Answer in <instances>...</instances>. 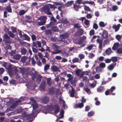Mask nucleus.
<instances>
[{
  "mask_svg": "<svg viewBox=\"0 0 122 122\" xmlns=\"http://www.w3.org/2000/svg\"><path fill=\"white\" fill-rule=\"evenodd\" d=\"M32 106L33 110L35 111L36 109L38 107V105L37 104H34L32 105Z\"/></svg>",
  "mask_w": 122,
  "mask_h": 122,
  "instance_id": "obj_46",
  "label": "nucleus"
},
{
  "mask_svg": "<svg viewBox=\"0 0 122 122\" xmlns=\"http://www.w3.org/2000/svg\"><path fill=\"white\" fill-rule=\"evenodd\" d=\"M79 61V58L77 57L74 58L72 60V61L73 63L78 62Z\"/></svg>",
  "mask_w": 122,
  "mask_h": 122,
  "instance_id": "obj_43",
  "label": "nucleus"
},
{
  "mask_svg": "<svg viewBox=\"0 0 122 122\" xmlns=\"http://www.w3.org/2000/svg\"><path fill=\"white\" fill-rule=\"evenodd\" d=\"M69 35L68 33H66L63 34L61 35L60 37L61 38L65 39L68 37Z\"/></svg>",
  "mask_w": 122,
  "mask_h": 122,
  "instance_id": "obj_19",
  "label": "nucleus"
},
{
  "mask_svg": "<svg viewBox=\"0 0 122 122\" xmlns=\"http://www.w3.org/2000/svg\"><path fill=\"white\" fill-rule=\"evenodd\" d=\"M102 36L103 38H106L108 37L107 32V31L105 30L103 31Z\"/></svg>",
  "mask_w": 122,
  "mask_h": 122,
  "instance_id": "obj_13",
  "label": "nucleus"
},
{
  "mask_svg": "<svg viewBox=\"0 0 122 122\" xmlns=\"http://www.w3.org/2000/svg\"><path fill=\"white\" fill-rule=\"evenodd\" d=\"M21 101V100H18L15 101H14L12 100H10V104L11 105L10 106V108L11 109L15 108L18 105V103Z\"/></svg>",
  "mask_w": 122,
  "mask_h": 122,
  "instance_id": "obj_2",
  "label": "nucleus"
},
{
  "mask_svg": "<svg viewBox=\"0 0 122 122\" xmlns=\"http://www.w3.org/2000/svg\"><path fill=\"white\" fill-rule=\"evenodd\" d=\"M60 101L63 102V107L64 108H67V107L66 105L65 104V102L64 100H59Z\"/></svg>",
  "mask_w": 122,
  "mask_h": 122,
  "instance_id": "obj_33",
  "label": "nucleus"
},
{
  "mask_svg": "<svg viewBox=\"0 0 122 122\" xmlns=\"http://www.w3.org/2000/svg\"><path fill=\"white\" fill-rule=\"evenodd\" d=\"M42 11L45 13L49 15L51 14V13L50 11V10L48 6H45L42 8Z\"/></svg>",
  "mask_w": 122,
  "mask_h": 122,
  "instance_id": "obj_4",
  "label": "nucleus"
},
{
  "mask_svg": "<svg viewBox=\"0 0 122 122\" xmlns=\"http://www.w3.org/2000/svg\"><path fill=\"white\" fill-rule=\"evenodd\" d=\"M116 39L118 41L120 40L121 38V36L118 35L116 36Z\"/></svg>",
  "mask_w": 122,
  "mask_h": 122,
  "instance_id": "obj_64",
  "label": "nucleus"
},
{
  "mask_svg": "<svg viewBox=\"0 0 122 122\" xmlns=\"http://www.w3.org/2000/svg\"><path fill=\"white\" fill-rule=\"evenodd\" d=\"M73 1H68L65 4V5L67 7L71 6L73 4Z\"/></svg>",
  "mask_w": 122,
  "mask_h": 122,
  "instance_id": "obj_24",
  "label": "nucleus"
},
{
  "mask_svg": "<svg viewBox=\"0 0 122 122\" xmlns=\"http://www.w3.org/2000/svg\"><path fill=\"white\" fill-rule=\"evenodd\" d=\"M22 114H24V117H29L31 118H33L34 116V113H31L30 114H27L26 112H24Z\"/></svg>",
  "mask_w": 122,
  "mask_h": 122,
  "instance_id": "obj_9",
  "label": "nucleus"
},
{
  "mask_svg": "<svg viewBox=\"0 0 122 122\" xmlns=\"http://www.w3.org/2000/svg\"><path fill=\"white\" fill-rule=\"evenodd\" d=\"M106 23H104L103 21H100L99 23V26L101 27H104L106 25Z\"/></svg>",
  "mask_w": 122,
  "mask_h": 122,
  "instance_id": "obj_25",
  "label": "nucleus"
},
{
  "mask_svg": "<svg viewBox=\"0 0 122 122\" xmlns=\"http://www.w3.org/2000/svg\"><path fill=\"white\" fill-rule=\"evenodd\" d=\"M95 114V112L93 111L89 112L87 114V115L89 117H92Z\"/></svg>",
  "mask_w": 122,
  "mask_h": 122,
  "instance_id": "obj_31",
  "label": "nucleus"
},
{
  "mask_svg": "<svg viewBox=\"0 0 122 122\" xmlns=\"http://www.w3.org/2000/svg\"><path fill=\"white\" fill-rule=\"evenodd\" d=\"M45 23V21H40L38 22L37 23L38 25H44Z\"/></svg>",
  "mask_w": 122,
  "mask_h": 122,
  "instance_id": "obj_47",
  "label": "nucleus"
},
{
  "mask_svg": "<svg viewBox=\"0 0 122 122\" xmlns=\"http://www.w3.org/2000/svg\"><path fill=\"white\" fill-rule=\"evenodd\" d=\"M111 59V61H112L113 62H116L117 60V58L116 57H112Z\"/></svg>",
  "mask_w": 122,
  "mask_h": 122,
  "instance_id": "obj_45",
  "label": "nucleus"
},
{
  "mask_svg": "<svg viewBox=\"0 0 122 122\" xmlns=\"http://www.w3.org/2000/svg\"><path fill=\"white\" fill-rule=\"evenodd\" d=\"M104 91L103 87L101 86H99L97 89V92H102Z\"/></svg>",
  "mask_w": 122,
  "mask_h": 122,
  "instance_id": "obj_30",
  "label": "nucleus"
},
{
  "mask_svg": "<svg viewBox=\"0 0 122 122\" xmlns=\"http://www.w3.org/2000/svg\"><path fill=\"white\" fill-rule=\"evenodd\" d=\"M45 32L46 34L48 35H50L51 33V30H46Z\"/></svg>",
  "mask_w": 122,
  "mask_h": 122,
  "instance_id": "obj_51",
  "label": "nucleus"
},
{
  "mask_svg": "<svg viewBox=\"0 0 122 122\" xmlns=\"http://www.w3.org/2000/svg\"><path fill=\"white\" fill-rule=\"evenodd\" d=\"M120 26V24H118L117 25H113L112 27L113 28L115 29V31L116 32L119 30Z\"/></svg>",
  "mask_w": 122,
  "mask_h": 122,
  "instance_id": "obj_14",
  "label": "nucleus"
},
{
  "mask_svg": "<svg viewBox=\"0 0 122 122\" xmlns=\"http://www.w3.org/2000/svg\"><path fill=\"white\" fill-rule=\"evenodd\" d=\"M67 76L69 78L68 79L69 80L73 78L72 75L70 74H68L67 75Z\"/></svg>",
  "mask_w": 122,
  "mask_h": 122,
  "instance_id": "obj_53",
  "label": "nucleus"
},
{
  "mask_svg": "<svg viewBox=\"0 0 122 122\" xmlns=\"http://www.w3.org/2000/svg\"><path fill=\"white\" fill-rule=\"evenodd\" d=\"M95 55L92 53L89 54L88 57L90 58H92Z\"/></svg>",
  "mask_w": 122,
  "mask_h": 122,
  "instance_id": "obj_59",
  "label": "nucleus"
},
{
  "mask_svg": "<svg viewBox=\"0 0 122 122\" xmlns=\"http://www.w3.org/2000/svg\"><path fill=\"white\" fill-rule=\"evenodd\" d=\"M11 55L13 56L14 58L16 60H19L21 58V56L19 54H15L13 53V52H12Z\"/></svg>",
  "mask_w": 122,
  "mask_h": 122,
  "instance_id": "obj_7",
  "label": "nucleus"
},
{
  "mask_svg": "<svg viewBox=\"0 0 122 122\" xmlns=\"http://www.w3.org/2000/svg\"><path fill=\"white\" fill-rule=\"evenodd\" d=\"M6 10L8 12H11L12 10L10 8V5L7 6L6 8Z\"/></svg>",
  "mask_w": 122,
  "mask_h": 122,
  "instance_id": "obj_44",
  "label": "nucleus"
},
{
  "mask_svg": "<svg viewBox=\"0 0 122 122\" xmlns=\"http://www.w3.org/2000/svg\"><path fill=\"white\" fill-rule=\"evenodd\" d=\"M76 4H80L81 3L84 4H85V1H84L82 0H77L75 2Z\"/></svg>",
  "mask_w": 122,
  "mask_h": 122,
  "instance_id": "obj_26",
  "label": "nucleus"
},
{
  "mask_svg": "<svg viewBox=\"0 0 122 122\" xmlns=\"http://www.w3.org/2000/svg\"><path fill=\"white\" fill-rule=\"evenodd\" d=\"M51 30L54 32H56L57 31L58 29V28L56 26H54L51 28Z\"/></svg>",
  "mask_w": 122,
  "mask_h": 122,
  "instance_id": "obj_38",
  "label": "nucleus"
},
{
  "mask_svg": "<svg viewBox=\"0 0 122 122\" xmlns=\"http://www.w3.org/2000/svg\"><path fill=\"white\" fill-rule=\"evenodd\" d=\"M8 34L11 37L13 38L14 36V35L11 32L9 31Z\"/></svg>",
  "mask_w": 122,
  "mask_h": 122,
  "instance_id": "obj_63",
  "label": "nucleus"
},
{
  "mask_svg": "<svg viewBox=\"0 0 122 122\" xmlns=\"http://www.w3.org/2000/svg\"><path fill=\"white\" fill-rule=\"evenodd\" d=\"M55 90L54 88H52L49 90V93L50 94H53L54 93Z\"/></svg>",
  "mask_w": 122,
  "mask_h": 122,
  "instance_id": "obj_37",
  "label": "nucleus"
},
{
  "mask_svg": "<svg viewBox=\"0 0 122 122\" xmlns=\"http://www.w3.org/2000/svg\"><path fill=\"white\" fill-rule=\"evenodd\" d=\"M26 12V11H25L24 10H21L19 11V15L20 16L24 14Z\"/></svg>",
  "mask_w": 122,
  "mask_h": 122,
  "instance_id": "obj_34",
  "label": "nucleus"
},
{
  "mask_svg": "<svg viewBox=\"0 0 122 122\" xmlns=\"http://www.w3.org/2000/svg\"><path fill=\"white\" fill-rule=\"evenodd\" d=\"M117 52L118 53L122 54V48H119V49L117 50Z\"/></svg>",
  "mask_w": 122,
  "mask_h": 122,
  "instance_id": "obj_62",
  "label": "nucleus"
},
{
  "mask_svg": "<svg viewBox=\"0 0 122 122\" xmlns=\"http://www.w3.org/2000/svg\"><path fill=\"white\" fill-rule=\"evenodd\" d=\"M115 65V64H111L107 67V69L109 70H112L113 69Z\"/></svg>",
  "mask_w": 122,
  "mask_h": 122,
  "instance_id": "obj_21",
  "label": "nucleus"
},
{
  "mask_svg": "<svg viewBox=\"0 0 122 122\" xmlns=\"http://www.w3.org/2000/svg\"><path fill=\"white\" fill-rule=\"evenodd\" d=\"M93 28L96 30H97L98 28V26L96 23L94 24L93 25Z\"/></svg>",
  "mask_w": 122,
  "mask_h": 122,
  "instance_id": "obj_54",
  "label": "nucleus"
},
{
  "mask_svg": "<svg viewBox=\"0 0 122 122\" xmlns=\"http://www.w3.org/2000/svg\"><path fill=\"white\" fill-rule=\"evenodd\" d=\"M96 47V46L95 45H91L88 46L86 48V49L90 51L94 48V47Z\"/></svg>",
  "mask_w": 122,
  "mask_h": 122,
  "instance_id": "obj_17",
  "label": "nucleus"
},
{
  "mask_svg": "<svg viewBox=\"0 0 122 122\" xmlns=\"http://www.w3.org/2000/svg\"><path fill=\"white\" fill-rule=\"evenodd\" d=\"M42 76L40 75H39L37 76L36 81L37 83H39L41 81V79Z\"/></svg>",
  "mask_w": 122,
  "mask_h": 122,
  "instance_id": "obj_32",
  "label": "nucleus"
},
{
  "mask_svg": "<svg viewBox=\"0 0 122 122\" xmlns=\"http://www.w3.org/2000/svg\"><path fill=\"white\" fill-rule=\"evenodd\" d=\"M28 58V57H27L25 56H23L21 58V61L24 63L26 61Z\"/></svg>",
  "mask_w": 122,
  "mask_h": 122,
  "instance_id": "obj_41",
  "label": "nucleus"
},
{
  "mask_svg": "<svg viewBox=\"0 0 122 122\" xmlns=\"http://www.w3.org/2000/svg\"><path fill=\"white\" fill-rule=\"evenodd\" d=\"M11 29L13 33H17L16 29L15 27L12 26L11 27Z\"/></svg>",
  "mask_w": 122,
  "mask_h": 122,
  "instance_id": "obj_48",
  "label": "nucleus"
},
{
  "mask_svg": "<svg viewBox=\"0 0 122 122\" xmlns=\"http://www.w3.org/2000/svg\"><path fill=\"white\" fill-rule=\"evenodd\" d=\"M70 92V95L71 97H73L74 96L75 94V91L73 88H72V90Z\"/></svg>",
  "mask_w": 122,
  "mask_h": 122,
  "instance_id": "obj_28",
  "label": "nucleus"
},
{
  "mask_svg": "<svg viewBox=\"0 0 122 122\" xmlns=\"http://www.w3.org/2000/svg\"><path fill=\"white\" fill-rule=\"evenodd\" d=\"M52 48L54 50V51H51L50 49V48L48 47H47L46 51L49 52H51L53 54H58L61 53V50H58L59 48V47L56 45L54 44Z\"/></svg>",
  "mask_w": 122,
  "mask_h": 122,
  "instance_id": "obj_1",
  "label": "nucleus"
},
{
  "mask_svg": "<svg viewBox=\"0 0 122 122\" xmlns=\"http://www.w3.org/2000/svg\"><path fill=\"white\" fill-rule=\"evenodd\" d=\"M87 3L91 5L94 4V2L93 1H85V4Z\"/></svg>",
  "mask_w": 122,
  "mask_h": 122,
  "instance_id": "obj_58",
  "label": "nucleus"
},
{
  "mask_svg": "<svg viewBox=\"0 0 122 122\" xmlns=\"http://www.w3.org/2000/svg\"><path fill=\"white\" fill-rule=\"evenodd\" d=\"M50 24L51 25H54L56 24V19L53 17H52L51 19Z\"/></svg>",
  "mask_w": 122,
  "mask_h": 122,
  "instance_id": "obj_18",
  "label": "nucleus"
},
{
  "mask_svg": "<svg viewBox=\"0 0 122 122\" xmlns=\"http://www.w3.org/2000/svg\"><path fill=\"white\" fill-rule=\"evenodd\" d=\"M90 21L87 19H85L84 21V24L86 26H88L90 25L89 24Z\"/></svg>",
  "mask_w": 122,
  "mask_h": 122,
  "instance_id": "obj_42",
  "label": "nucleus"
},
{
  "mask_svg": "<svg viewBox=\"0 0 122 122\" xmlns=\"http://www.w3.org/2000/svg\"><path fill=\"white\" fill-rule=\"evenodd\" d=\"M50 65L48 64H46L44 66V70L46 71L49 68Z\"/></svg>",
  "mask_w": 122,
  "mask_h": 122,
  "instance_id": "obj_35",
  "label": "nucleus"
},
{
  "mask_svg": "<svg viewBox=\"0 0 122 122\" xmlns=\"http://www.w3.org/2000/svg\"><path fill=\"white\" fill-rule=\"evenodd\" d=\"M116 89V88L115 86H112L111 87L110 89L109 90L111 92H112L114 90H115Z\"/></svg>",
  "mask_w": 122,
  "mask_h": 122,
  "instance_id": "obj_60",
  "label": "nucleus"
},
{
  "mask_svg": "<svg viewBox=\"0 0 122 122\" xmlns=\"http://www.w3.org/2000/svg\"><path fill=\"white\" fill-rule=\"evenodd\" d=\"M21 72L23 73V76L24 75V73H26V69L25 68H22L21 69Z\"/></svg>",
  "mask_w": 122,
  "mask_h": 122,
  "instance_id": "obj_56",
  "label": "nucleus"
},
{
  "mask_svg": "<svg viewBox=\"0 0 122 122\" xmlns=\"http://www.w3.org/2000/svg\"><path fill=\"white\" fill-rule=\"evenodd\" d=\"M83 30L81 29H79L77 30L78 32L80 35H82L83 34Z\"/></svg>",
  "mask_w": 122,
  "mask_h": 122,
  "instance_id": "obj_39",
  "label": "nucleus"
},
{
  "mask_svg": "<svg viewBox=\"0 0 122 122\" xmlns=\"http://www.w3.org/2000/svg\"><path fill=\"white\" fill-rule=\"evenodd\" d=\"M119 46V44L118 43H115L112 47L113 50H115Z\"/></svg>",
  "mask_w": 122,
  "mask_h": 122,
  "instance_id": "obj_23",
  "label": "nucleus"
},
{
  "mask_svg": "<svg viewBox=\"0 0 122 122\" xmlns=\"http://www.w3.org/2000/svg\"><path fill=\"white\" fill-rule=\"evenodd\" d=\"M4 38L5 41L8 43L10 42V38L6 34H5L4 36Z\"/></svg>",
  "mask_w": 122,
  "mask_h": 122,
  "instance_id": "obj_15",
  "label": "nucleus"
},
{
  "mask_svg": "<svg viewBox=\"0 0 122 122\" xmlns=\"http://www.w3.org/2000/svg\"><path fill=\"white\" fill-rule=\"evenodd\" d=\"M73 7L76 11H77L78 10L79 6L78 5L74 4L73 5Z\"/></svg>",
  "mask_w": 122,
  "mask_h": 122,
  "instance_id": "obj_52",
  "label": "nucleus"
},
{
  "mask_svg": "<svg viewBox=\"0 0 122 122\" xmlns=\"http://www.w3.org/2000/svg\"><path fill=\"white\" fill-rule=\"evenodd\" d=\"M22 38L23 40H26L28 41H29L30 38L26 34H24L22 36Z\"/></svg>",
  "mask_w": 122,
  "mask_h": 122,
  "instance_id": "obj_12",
  "label": "nucleus"
},
{
  "mask_svg": "<svg viewBox=\"0 0 122 122\" xmlns=\"http://www.w3.org/2000/svg\"><path fill=\"white\" fill-rule=\"evenodd\" d=\"M50 69L53 72H56L59 70V68L54 65L52 66Z\"/></svg>",
  "mask_w": 122,
  "mask_h": 122,
  "instance_id": "obj_11",
  "label": "nucleus"
},
{
  "mask_svg": "<svg viewBox=\"0 0 122 122\" xmlns=\"http://www.w3.org/2000/svg\"><path fill=\"white\" fill-rule=\"evenodd\" d=\"M118 8V6L116 5H114L112 6V9L114 11L117 10Z\"/></svg>",
  "mask_w": 122,
  "mask_h": 122,
  "instance_id": "obj_55",
  "label": "nucleus"
},
{
  "mask_svg": "<svg viewBox=\"0 0 122 122\" xmlns=\"http://www.w3.org/2000/svg\"><path fill=\"white\" fill-rule=\"evenodd\" d=\"M76 73L77 75L81 78L83 76V71L81 70L77 69L76 71Z\"/></svg>",
  "mask_w": 122,
  "mask_h": 122,
  "instance_id": "obj_8",
  "label": "nucleus"
},
{
  "mask_svg": "<svg viewBox=\"0 0 122 122\" xmlns=\"http://www.w3.org/2000/svg\"><path fill=\"white\" fill-rule=\"evenodd\" d=\"M53 107L55 108V109L54 112L56 114L59 112L60 109V107L56 105L54 106L50 105L48 106V107L49 110L52 111L54 109Z\"/></svg>",
  "mask_w": 122,
  "mask_h": 122,
  "instance_id": "obj_3",
  "label": "nucleus"
},
{
  "mask_svg": "<svg viewBox=\"0 0 122 122\" xmlns=\"http://www.w3.org/2000/svg\"><path fill=\"white\" fill-rule=\"evenodd\" d=\"M27 51L26 49L24 48H21V54L23 55H25Z\"/></svg>",
  "mask_w": 122,
  "mask_h": 122,
  "instance_id": "obj_29",
  "label": "nucleus"
},
{
  "mask_svg": "<svg viewBox=\"0 0 122 122\" xmlns=\"http://www.w3.org/2000/svg\"><path fill=\"white\" fill-rule=\"evenodd\" d=\"M78 57L80 59H82L84 58L85 56L83 54H81L78 55Z\"/></svg>",
  "mask_w": 122,
  "mask_h": 122,
  "instance_id": "obj_57",
  "label": "nucleus"
},
{
  "mask_svg": "<svg viewBox=\"0 0 122 122\" xmlns=\"http://www.w3.org/2000/svg\"><path fill=\"white\" fill-rule=\"evenodd\" d=\"M99 67L102 68H104L106 66V64L105 63L101 62L99 65Z\"/></svg>",
  "mask_w": 122,
  "mask_h": 122,
  "instance_id": "obj_40",
  "label": "nucleus"
},
{
  "mask_svg": "<svg viewBox=\"0 0 122 122\" xmlns=\"http://www.w3.org/2000/svg\"><path fill=\"white\" fill-rule=\"evenodd\" d=\"M17 71L18 70L17 68L15 67H11L9 71L10 74L13 75L15 74Z\"/></svg>",
  "mask_w": 122,
  "mask_h": 122,
  "instance_id": "obj_5",
  "label": "nucleus"
},
{
  "mask_svg": "<svg viewBox=\"0 0 122 122\" xmlns=\"http://www.w3.org/2000/svg\"><path fill=\"white\" fill-rule=\"evenodd\" d=\"M90 72V71H83V76L84 75H88Z\"/></svg>",
  "mask_w": 122,
  "mask_h": 122,
  "instance_id": "obj_61",
  "label": "nucleus"
},
{
  "mask_svg": "<svg viewBox=\"0 0 122 122\" xmlns=\"http://www.w3.org/2000/svg\"><path fill=\"white\" fill-rule=\"evenodd\" d=\"M31 76L32 79L33 80H34L36 78V75L35 74L32 73Z\"/></svg>",
  "mask_w": 122,
  "mask_h": 122,
  "instance_id": "obj_50",
  "label": "nucleus"
},
{
  "mask_svg": "<svg viewBox=\"0 0 122 122\" xmlns=\"http://www.w3.org/2000/svg\"><path fill=\"white\" fill-rule=\"evenodd\" d=\"M86 38V37L85 36H83L81 38V39L82 40H78V43L79 44H80L82 43L83 41L85 40Z\"/></svg>",
  "mask_w": 122,
  "mask_h": 122,
  "instance_id": "obj_22",
  "label": "nucleus"
},
{
  "mask_svg": "<svg viewBox=\"0 0 122 122\" xmlns=\"http://www.w3.org/2000/svg\"><path fill=\"white\" fill-rule=\"evenodd\" d=\"M47 19L46 17L44 16H41L38 18V20H40L41 21H45V23Z\"/></svg>",
  "mask_w": 122,
  "mask_h": 122,
  "instance_id": "obj_16",
  "label": "nucleus"
},
{
  "mask_svg": "<svg viewBox=\"0 0 122 122\" xmlns=\"http://www.w3.org/2000/svg\"><path fill=\"white\" fill-rule=\"evenodd\" d=\"M111 52L112 51L110 48H109L107 49L105 51L106 54L107 55H108L110 54L111 53Z\"/></svg>",
  "mask_w": 122,
  "mask_h": 122,
  "instance_id": "obj_27",
  "label": "nucleus"
},
{
  "mask_svg": "<svg viewBox=\"0 0 122 122\" xmlns=\"http://www.w3.org/2000/svg\"><path fill=\"white\" fill-rule=\"evenodd\" d=\"M42 102L44 103V104H47L49 102V100H42Z\"/></svg>",
  "mask_w": 122,
  "mask_h": 122,
  "instance_id": "obj_49",
  "label": "nucleus"
},
{
  "mask_svg": "<svg viewBox=\"0 0 122 122\" xmlns=\"http://www.w3.org/2000/svg\"><path fill=\"white\" fill-rule=\"evenodd\" d=\"M46 82L44 81H42L40 86V88L41 90H44L45 89V87Z\"/></svg>",
  "mask_w": 122,
  "mask_h": 122,
  "instance_id": "obj_20",
  "label": "nucleus"
},
{
  "mask_svg": "<svg viewBox=\"0 0 122 122\" xmlns=\"http://www.w3.org/2000/svg\"><path fill=\"white\" fill-rule=\"evenodd\" d=\"M25 81L27 83L26 84V86L27 87L33 86L34 85V83H33L31 84V82L30 81V80L28 78V77H26Z\"/></svg>",
  "mask_w": 122,
  "mask_h": 122,
  "instance_id": "obj_6",
  "label": "nucleus"
},
{
  "mask_svg": "<svg viewBox=\"0 0 122 122\" xmlns=\"http://www.w3.org/2000/svg\"><path fill=\"white\" fill-rule=\"evenodd\" d=\"M84 106V104L82 103H79V104H76L74 106V108H82Z\"/></svg>",
  "mask_w": 122,
  "mask_h": 122,
  "instance_id": "obj_10",
  "label": "nucleus"
},
{
  "mask_svg": "<svg viewBox=\"0 0 122 122\" xmlns=\"http://www.w3.org/2000/svg\"><path fill=\"white\" fill-rule=\"evenodd\" d=\"M84 89L87 93L89 94H90L91 93L90 89L87 88H85Z\"/></svg>",
  "mask_w": 122,
  "mask_h": 122,
  "instance_id": "obj_36",
  "label": "nucleus"
}]
</instances>
